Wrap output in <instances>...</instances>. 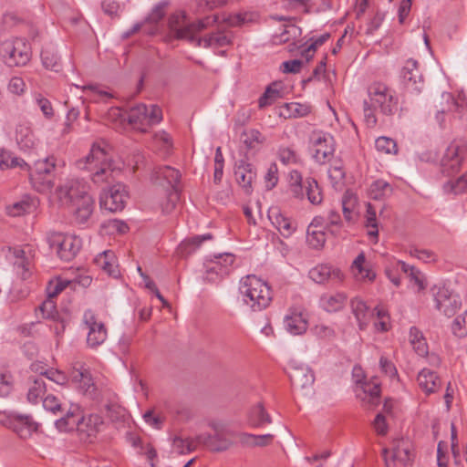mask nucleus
I'll use <instances>...</instances> for the list:
<instances>
[{"instance_id":"nucleus-52","label":"nucleus","mask_w":467,"mask_h":467,"mask_svg":"<svg viewBox=\"0 0 467 467\" xmlns=\"http://www.w3.org/2000/svg\"><path fill=\"white\" fill-rule=\"evenodd\" d=\"M16 139L21 149H30L35 145L34 136L28 129L17 130Z\"/></svg>"},{"instance_id":"nucleus-9","label":"nucleus","mask_w":467,"mask_h":467,"mask_svg":"<svg viewBox=\"0 0 467 467\" xmlns=\"http://www.w3.org/2000/svg\"><path fill=\"white\" fill-rule=\"evenodd\" d=\"M56 169V159L47 157L35 162L34 168L29 167L30 181L37 192H46L53 188L52 172Z\"/></svg>"},{"instance_id":"nucleus-24","label":"nucleus","mask_w":467,"mask_h":467,"mask_svg":"<svg viewBox=\"0 0 467 467\" xmlns=\"http://www.w3.org/2000/svg\"><path fill=\"white\" fill-rule=\"evenodd\" d=\"M87 193L88 186L79 180H70L57 190L58 198L63 203L67 205Z\"/></svg>"},{"instance_id":"nucleus-45","label":"nucleus","mask_w":467,"mask_h":467,"mask_svg":"<svg viewBox=\"0 0 467 467\" xmlns=\"http://www.w3.org/2000/svg\"><path fill=\"white\" fill-rule=\"evenodd\" d=\"M213 239L211 234H205L202 235H196L188 240H185L180 244V250L182 254H192L197 249L204 241Z\"/></svg>"},{"instance_id":"nucleus-31","label":"nucleus","mask_w":467,"mask_h":467,"mask_svg":"<svg viewBox=\"0 0 467 467\" xmlns=\"http://www.w3.org/2000/svg\"><path fill=\"white\" fill-rule=\"evenodd\" d=\"M37 429V424L34 422L29 415H16L14 420V431L22 438L30 435L32 431Z\"/></svg>"},{"instance_id":"nucleus-46","label":"nucleus","mask_w":467,"mask_h":467,"mask_svg":"<svg viewBox=\"0 0 467 467\" xmlns=\"http://www.w3.org/2000/svg\"><path fill=\"white\" fill-rule=\"evenodd\" d=\"M366 261L365 255L363 253H360L352 264V269L358 270V274L361 275L362 279H367L368 281H373L376 278V273L371 269H368L364 267V263Z\"/></svg>"},{"instance_id":"nucleus-41","label":"nucleus","mask_w":467,"mask_h":467,"mask_svg":"<svg viewBox=\"0 0 467 467\" xmlns=\"http://www.w3.org/2000/svg\"><path fill=\"white\" fill-rule=\"evenodd\" d=\"M442 99L446 100L447 107L441 108V110H438L439 113H444L445 111H461L462 113H467V103L464 99L459 98L455 99L451 93L444 92L442 94Z\"/></svg>"},{"instance_id":"nucleus-49","label":"nucleus","mask_w":467,"mask_h":467,"mask_svg":"<svg viewBox=\"0 0 467 467\" xmlns=\"http://www.w3.org/2000/svg\"><path fill=\"white\" fill-rule=\"evenodd\" d=\"M375 147L379 152L385 154L397 153V143L388 137H379L375 141Z\"/></svg>"},{"instance_id":"nucleus-19","label":"nucleus","mask_w":467,"mask_h":467,"mask_svg":"<svg viewBox=\"0 0 467 467\" xmlns=\"http://www.w3.org/2000/svg\"><path fill=\"white\" fill-rule=\"evenodd\" d=\"M252 21V15L244 13V14H235V15H225L223 14L213 15L212 16H207L199 21L198 29H203L213 24H226L229 26H238L244 25L248 22Z\"/></svg>"},{"instance_id":"nucleus-38","label":"nucleus","mask_w":467,"mask_h":467,"mask_svg":"<svg viewBox=\"0 0 467 467\" xmlns=\"http://www.w3.org/2000/svg\"><path fill=\"white\" fill-rule=\"evenodd\" d=\"M391 185L384 180L373 182L369 187V195L374 200H382L392 193Z\"/></svg>"},{"instance_id":"nucleus-57","label":"nucleus","mask_w":467,"mask_h":467,"mask_svg":"<svg viewBox=\"0 0 467 467\" xmlns=\"http://www.w3.org/2000/svg\"><path fill=\"white\" fill-rule=\"evenodd\" d=\"M244 143L249 148H254V144H260L264 141L263 135L256 130H250L248 131H244L243 134Z\"/></svg>"},{"instance_id":"nucleus-60","label":"nucleus","mask_w":467,"mask_h":467,"mask_svg":"<svg viewBox=\"0 0 467 467\" xmlns=\"http://www.w3.org/2000/svg\"><path fill=\"white\" fill-rule=\"evenodd\" d=\"M167 6L166 3H160L157 5L150 14L147 16L145 22L149 24L156 25L159 21H161L165 16V8Z\"/></svg>"},{"instance_id":"nucleus-56","label":"nucleus","mask_w":467,"mask_h":467,"mask_svg":"<svg viewBox=\"0 0 467 467\" xmlns=\"http://www.w3.org/2000/svg\"><path fill=\"white\" fill-rule=\"evenodd\" d=\"M53 299L47 296V299L39 306V310L44 317L55 320L58 316V312Z\"/></svg>"},{"instance_id":"nucleus-44","label":"nucleus","mask_w":467,"mask_h":467,"mask_svg":"<svg viewBox=\"0 0 467 467\" xmlns=\"http://www.w3.org/2000/svg\"><path fill=\"white\" fill-rule=\"evenodd\" d=\"M443 190L447 193L461 194L467 192V172L456 180H450L443 184Z\"/></svg>"},{"instance_id":"nucleus-55","label":"nucleus","mask_w":467,"mask_h":467,"mask_svg":"<svg viewBox=\"0 0 467 467\" xmlns=\"http://www.w3.org/2000/svg\"><path fill=\"white\" fill-rule=\"evenodd\" d=\"M327 223L324 230L329 231L331 234L337 235V231L331 229V227L340 228L342 226V220L339 213L336 210H330L327 213Z\"/></svg>"},{"instance_id":"nucleus-12","label":"nucleus","mask_w":467,"mask_h":467,"mask_svg":"<svg viewBox=\"0 0 467 467\" xmlns=\"http://www.w3.org/2000/svg\"><path fill=\"white\" fill-rule=\"evenodd\" d=\"M234 262V256L232 254L225 253L214 255V259L205 264V278L210 282H216L229 275Z\"/></svg>"},{"instance_id":"nucleus-33","label":"nucleus","mask_w":467,"mask_h":467,"mask_svg":"<svg viewBox=\"0 0 467 467\" xmlns=\"http://www.w3.org/2000/svg\"><path fill=\"white\" fill-rule=\"evenodd\" d=\"M19 167L22 170H29V165L21 158L15 156L6 150H0V168L2 170Z\"/></svg>"},{"instance_id":"nucleus-21","label":"nucleus","mask_w":467,"mask_h":467,"mask_svg":"<svg viewBox=\"0 0 467 467\" xmlns=\"http://www.w3.org/2000/svg\"><path fill=\"white\" fill-rule=\"evenodd\" d=\"M271 19L285 22L278 28L273 29V41L275 44H282L296 39L301 35V29L291 21L293 18L285 16H271Z\"/></svg>"},{"instance_id":"nucleus-8","label":"nucleus","mask_w":467,"mask_h":467,"mask_svg":"<svg viewBox=\"0 0 467 467\" xmlns=\"http://www.w3.org/2000/svg\"><path fill=\"white\" fill-rule=\"evenodd\" d=\"M369 103L374 109H379L384 115H393L397 110L398 99L394 92L385 84L374 82L368 88Z\"/></svg>"},{"instance_id":"nucleus-28","label":"nucleus","mask_w":467,"mask_h":467,"mask_svg":"<svg viewBox=\"0 0 467 467\" xmlns=\"http://www.w3.org/2000/svg\"><path fill=\"white\" fill-rule=\"evenodd\" d=\"M95 265L105 271L109 276L118 277L119 270L117 265L115 254L112 251H104L94 259Z\"/></svg>"},{"instance_id":"nucleus-35","label":"nucleus","mask_w":467,"mask_h":467,"mask_svg":"<svg viewBox=\"0 0 467 467\" xmlns=\"http://www.w3.org/2000/svg\"><path fill=\"white\" fill-rule=\"evenodd\" d=\"M147 119V106L145 104H139L130 109L128 114V121L130 125L143 130V126H146Z\"/></svg>"},{"instance_id":"nucleus-29","label":"nucleus","mask_w":467,"mask_h":467,"mask_svg":"<svg viewBox=\"0 0 467 467\" xmlns=\"http://www.w3.org/2000/svg\"><path fill=\"white\" fill-rule=\"evenodd\" d=\"M271 422L272 419L262 403H257L248 412V423L252 427L259 428Z\"/></svg>"},{"instance_id":"nucleus-2","label":"nucleus","mask_w":467,"mask_h":467,"mask_svg":"<svg viewBox=\"0 0 467 467\" xmlns=\"http://www.w3.org/2000/svg\"><path fill=\"white\" fill-rule=\"evenodd\" d=\"M77 164L79 169L91 172V180L95 184L110 182L113 173L112 161L100 143H94L89 154Z\"/></svg>"},{"instance_id":"nucleus-64","label":"nucleus","mask_w":467,"mask_h":467,"mask_svg":"<svg viewBox=\"0 0 467 467\" xmlns=\"http://www.w3.org/2000/svg\"><path fill=\"white\" fill-rule=\"evenodd\" d=\"M43 407L45 410H49L53 412L54 414H57L58 411H62V404L59 402V400L52 394L47 395L43 400Z\"/></svg>"},{"instance_id":"nucleus-34","label":"nucleus","mask_w":467,"mask_h":467,"mask_svg":"<svg viewBox=\"0 0 467 467\" xmlns=\"http://www.w3.org/2000/svg\"><path fill=\"white\" fill-rule=\"evenodd\" d=\"M418 383L420 387L425 390L426 392H434L439 380L438 376L428 368H423L417 377Z\"/></svg>"},{"instance_id":"nucleus-23","label":"nucleus","mask_w":467,"mask_h":467,"mask_svg":"<svg viewBox=\"0 0 467 467\" xmlns=\"http://www.w3.org/2000/svg\"><path fill=\"white\" fill-rule=\"evenodd\" d=\"M235 180L244 192L250 195L253 192V182L256 178V171L253 164L240 161L234 169Z\"/></svg>"},{"instance_id":"nucleus-11","label":"nucleus","mask_w":467,"mask_h":467,"mask_svg":"<svg viewBox=\"0 0 467 467\" xmlns=\"http://www.w3.org/2000/svg\"><path fill=\"white\" fill-rule=\"evenodd\" d=\"M310 141L315 148V160L324 163L329 160L335 152V140L329 133L324 131H313Z\"/></svg>"},{"instance_id":"nucleus-42","label":"nucleus","mask_w":467,"mask_h":467,"mask_svg":"<svg viewBox=\"0 0 467 467\" xmlns=\"http://www.w3.org/2000/svg\"><path fill=\"white\" fill-rule=\"evenodd\" d=\"M352 312L358 321L359 329L363 330L368 323V307L362 300L353 299L351 300Z\"/></svg>"},{"instance_id":"nucleus-15","label":"nucleus","mask_w":467,"mask_h":467,"mask_svg":"<svg viewBox=\"0 0 467 467\" xmlns=\"http://www.w3.org/2000/svg\"><path fill=\"white\" fill-rule=\"evenodd\" d=\"M84 322L88 328L87 337L88 345L95 348L103 344L108 336L105 325L102 322H98L90 310L85 312Z\"/></svg>"},{"instance_id":"nucleus-14","label":"nucleus","mask_w":467,"mask_h":467,"mask_svg":"<svg viewBox=\"0 0 467 467\" xmlns=\"http://www.w3.org/2000/svg\"><path fill=\"white\" fill-rule=\"evenodd\" d=\"M436 308L448 317H453L462 306L459 295L451 292L448 288H439L434 296Z\"/></svg>"},{"instance_id":"nucleus-43","label":"nucleus","mask_w":467,"mask_h":467,"mask_svg":"<svg viewBox=\"0 0 467 467\" xmlns=\"http://www.w3.org/2000/svg\"><path fill=\"white\" fill-rule=\"evenodd\" d=\"M392 459L403 465H407L412 459V451L410 447L404 441H400L397 446L393 448Z\"/></svg>"},{"instance_id":"nucleus-50","label":"nucleus","mask_w":467,"mask_h":467,"mask_svg":"<svg viewBox=\"0 0 467 467\" xmlns=\"http://www.w3.org/2000/svg\"><path fill=\"white\" fill-rule=\"evenodd\" d=\"M72 281L64 280L57 278L55 281H50L48 285L47 286V293L48 297L55 298L58 294H60L67 286L72 285Z\"/></svg>"},{"instance_id":"nucleus-30","label":"nucleus","mask_w":467,"mask_h":467,"mask_svg":"<svg viewBox=\"0 0 467 467\" xmlns=\"http://www.w3.org/2000/svg\"><path fill=\"white\" fill-rule=\"evenodd\" d=\"M347 301V296L343 293L334 295H324L320 298V304L324 310L332 313L341 310Z\"/></svg>"},{"instance_id":"nucleus-37","label":"nucleus","mask_w":467,"mask_h":467,"mask_svg":"<svg viewBox=\"0 0 467 467\" xmlns=\"http://www.w3.org/2000/svg\"><path fill=\"white\" fill-rule=\"evenodd\" d=\"M47 391V385L42 377L33 379L27 392V400L30 403H37L38 400L43 397Z\"/></svg>"},{"instance_id":"nucleus-27","label":"nucleus","mask_w":467,"mask_h":467,"mask_svg":"<svg viewBox=\"0 0 467 467\" xmlns=\"http://www.w3.org/2000/svg\"><path fill=\"white\" fill-rule=\"evenodd\" d=\"M309 277L317 284H324L329 279L341 280L343 274L329 265H318L309 271Z\"/></svg>"},{"instance_id":"nucleus-18","label":"nucleus","mask_w":467,"mask_h":467,"mask_svg":"<svg viewBox=\"0 0 467 467\" xmlns=\"http://www.w3.org/2000/svg\"><path fill=\"white\" fill-rule=\"evenodd\" d=\"M284 326L292 335H303L308 327V315L300 308H291L284 318Z\"/></svg>"},{"instance_id":"nucleus-17","label":"nucleus","mask_w":467,"mask_h":467,"mask_svg":"<svg viewBox=\"0 0 467 467\" xmlns=\"http://www.w3.org/2000/svg\"><path fill=\"white\" fill-rule=\"evenodd\" d=\"M72 381L78 384L82 393L90 400H96L99 398V390L92 379L88 369L81 366L79 368H74L71 373Z\"/></svg>"},{"instance_id":"nucleus-6","label":"nucleus","mask_w":467,"mask_h":467,"mask_svg":"<svg viewBox=\"0 0 467 467\" xmlns=\"http://www.w3.org/2000/svg\"><path fill=\"white\" fill-rule=\"evenodd\" d=\"M289 187L293 196L297 199L307 197L312 204L321 203L323 197L317 182L310 177L303 180L302 175L297 171H292L289 174Z\"/></svg>"},{"instance_id":"nucleus-40","label":"nucleus","mask_w":467,"mask_h":467,"mask_svg":"<svg viewBox=\"0 0 467 467\" xmlns=\"http://www.w3.org/2000/svg\"><path fill=\"white\" fill-rule=\"evenodd\" d=\"M14 265L17 268V270H21V276L23 279H26L30 273V261L28 257H26V252L24 249L15 248L14 249Z\"/></svg>"},{"instance_id":"nucleus-36","label":"nucleus","mask_w":467,"mask_h":467,"mask_svg":"<svg viewBox=\"0 0 467 467\" xmlns=\"http://www.w3.org/2000/svg\"><path fill=\"white\" fill-rule=\"evenodd\" d=\"M80 418L72 410H67L65 415L61 416L55 421V425L60 431H67L73 430L76 426H79Z\"/></svg>"},{"instance_id":"nucleus-58","label":"nucleus","mask_w":467,"mask_h":467,"mask_svg":"<svg viewBox=\"0 0 467 467\" xmlns=\"http://www.w3.org/2000/svg\"><path fill=\"white\" fill-rule=\"evenodd\" d=\"M32 204L28 199H24L20 202H15L8 208V213L12 216H20L26 213H28L31 209Z\"/></svg>"},{"instance_id":"nucleus-16","label":"nucleus","mask_w":467,"mask_h":467,"mask_svg":"<svg viewBox=\"0 0 467 467\" xmlns=\"http://www.w3.org/2000/svg\"><path fill=\"white\" fill-rule=\"evenodd\" d=\"M330 38V34L326 33L318 37H312L308 42L297 45L291 43L288 46L289 52L293 56L300 55L304 58H313L316 53L326 44Z\"/></svg>"},{"instance_id":"nucleus-63","label":"nucleus","mask_w":467,"mask_h":467,"mask_svg":"<svg viewBox=\"0 0 467 467\" xmlns=\"http://www.w3.org/2000/svg\"><path fill=\"white\" fill-rule=\"evenodd\" d=\"M278 157L281 162L284 164L296 163L297 156L295 150L288 147H282L278 150Z\"/></svg>"},{"instance_id":"nucleus-3","label":"nucleus","mask_w":467,"mask_h":467,"mask_svg":"<svg viewBox=\"0 0 467 467\" xmlns=\"http://www.w3.org/2000/svg\"><path fill=\"white\" fill-rule=\"evenodd\" d=\"M239 293L244 304L254 312L265 309L272 301V291L268 285L254 275L241 279Z\"/></svg>"},{"instance_id":"nucleus-48","label":"nucleus","mask_w":467,"mask_h":467,"mask_svg":"<svg viewBox=\"0 0 467 467\" xmlns=\"http://www.w3.org/2000/svg\"><path fill=\"white\" fill-rule=\"evenodd\" d=\"M306 242L310 247L314 249H319L324 246L326 243V233L324 230H313L307 229Z\"/></svg>"},{"instance_id":"nucleus-32","label":"nucleus","mask_w":467,"mask_h":467,"mask_svg":"<svg viewBox=\"0 0 467 467\" xmlns=\"http://www.w3.org/2000/svg\"><path fill=\"white\" fill-rule=\"evenodd\" d=\"M310 112L307 105L297 102L285 103L280 109V116L285 119L301 118L306 116Z\"/></svg>"},{"instance_id":"nucleus-10","label":"nucleus","mask_w":467,"mask_h":467,"mask_svg":"<svg viewBox=\"0 0 467 467\" xmlns=\"http://www.w3.org/2000/svg\"><path fill=\"white\" fill-rule=\"evenodd\" d=\"M467 153V142L462 139L452 140L441 160V172L451 176L460 171Z\"/></svg>"},{"instance_id":"nucleus-47","label":"nucleus","mask_w":467,"mask_h":467,"mask_svg":"<svg viewBox=\"0 0 467 467\" xmlns=\"http://www.w3.org/2000/svg\"><path fill=\"white\" fill-rule=\"evenodd\" d=\"M401 77L408 81L417 83V78L421 79V75L418 71V61L408 60L407 65L401 70Z\"/></svg>"},{"instance_id":"nucleus-39","label":"nucleus","mask_w":467,"mask_h":467,"mask_svg":"<svg viewBox=\"0 0 467 467\" xmlns=\"http://www.w3.org/2000/svg\"><path fill=\"white\" fill-rule=\"evenodd\" d=\"M363 392L365 397L362 400L364 402L368 403V409H372L379 405L380 395L379 383H365L363 386Z\"/></svg>"},{"instance_id":"nucleus-61","label":"nucleus","mask_w":467,"mask_h":467,"mask_svg":"<svg viewBox=\"0 0 467 467\" xmlns=\"http://www.w3.org/2000/svg\"><path fill=\"white\" fill-rule=\"evenodd\" d=\"M162 112L159 106L150 105V109L147 107V125H155L161 121Z\"/></svg>"},{"instance_id":"nucleus-20","label":"nucleus","mask_w":467,"mask_h":467,"mask_svg":"<svg viewBox=\"0 0 467 467\" xmlns=\"http://www.w3.org/2000/svg\"><path fill=\"white\" fill-rule=\"evenodd\" d=\"M30 50V45L25 38L15 37L0 43V57L3 58L28 57Z\"/></svg>"},{"instance_id":"nucleus-7","label":"nucleus","mask_w":467,"mask_h":467,"mask_svg":"<svg viewBox=\"0 0 467 467\" xmlns=\"http://www.w3.org/2000/svg\"><path fill=\"white\" fill-rule=\"evenodd\" d=\"M210 427L213 430V433L203 432L196 435L197 444L203 446L212 452H222L229 450L234 444L230 439L234 432L225 430L216 422L210 423Z\"/></svg>"},{"instance_id":"nucleus-26","label":"nucleus","mask_w":467,"mask_h":467,"mask_svg":"<svg viewBox=\"0 0 467 467\" xmlns=\"http://www.w3.org/2000/svg\"><path fill=\"white\" fill-rule=\"evenodd\" d=\"M268 218L285 238L291 236L296 228L292 220L285 217L277 207L269 209Z\"/></svg>"},{"instance_id":"nucleus-22","label":"nucleus","mask_w":467,"mask_h":467,"mask_svg":"<svg viewBox=\"0 0 467 467\" xmlns=\"http://www.w3.org/2000/svg\"><path fill=\"white\" fill-rule=\"evenodd\" d=\"M288 377L294 388L302 389L311 387L315 381L312 369L303 364H292L288 370Z\"/></svg>"},{"instance_id":"nucleus-54","label":"nucleus","mask_w":467,"mask_h":467,"mask_svg":"<svg viewBox=\"0 0 467 467\" xmlns=\"http://www.w3.org/2000/svg\"><path fill=\"white\" fill-rule=\"evenodd\" d=\"M452 333L462 337L467 335V311L463 315L458 316L452 322L451 325Z\"/></svg>"},{"instance_id":"nucleus-59","label":"nucleus","mask_w":467,"mask_h":467,"mask_svg":"<svg viewBox=\"0 0 467 467\" xmlns=\"http://www.w3.org/2000/svg\"><path fill=\"white\" fill-rule=\"evenodd\" d=\"M398 265H400V270L403 273L409 274L410 276H411V278L415 280V283L420 286V289L424 288L423 282L420 278V271L418 269H416L412 265H410L406 264L403 261H399L398 262Z\"/></svg>"},{"instance_id":"nucleus-53","label":"nucleus","mask_w":467,"mask_h":467,"mask_svg":"<svg viewBox=\"0 0 467 467\" xmlns=\"http://www.w3.org/2000/svg\"><path fill=\"white\" fill-rule=\"evenodd\" d=\"M356 202V198L349 192H346L342 197V210L344 218L348 222L352 221L353 207Z\"/></svg>"},{"instance_id":"nucleus-13","label":"nucleus","mask_w":467,"mask_h":467,"mask_svg":"<svg viewBox=\"0 0 467 467\" xmlns=\"http://www.w3.org/2000/svg\"><path fill=\"white\" fill-rule=\"evenodd\" d=\"M126 197L125 185L114 184L100 195V207L110 212L121 211L125 206Z\"/></svg>"},{"instance_id":"nucleus-62","label":"nucleus","mask_w":467,"mask_h":467,"mask_svg":"<svg viewBox=\"0 0 467 467\" xmlns=\"http://www.w3.org/2000/svg\"><path fill=\"white\" fill-rule=\"evenodd\" d=\"M277 173H278L277 165L275 162L271 163L267 169V172L265 175L266 188L268 190L273 189L277 184V182H278Z\"/></svg>"},{"instance_id":"nucleus-51","label":"nucleus","mask_w":467,"mask_h":467,"mask_svg":"<svg viewBox=\"0 0 467 467\" xmlns=\"http://www.w3.org/2000/svg\"><path fill=\"white\" fill-rule=\"evenodd\" d=\"M281 98L280 91L269 86L258 100L260 109L272 105L277 99Z\"/></svg>"},{"instance_id":"nucleus-25","label":"nucleus","mask_w":467,"mask_h":467,"mask_svg":"<svg viewBox=\"0 0 467 467\" xmlns=\"http://www.w3.org/2000/svg\"><path fill=\"white\" fill-rule=\"evenodd\" d=\"M75 219L78 223L84 224L90 218L94 209V200L91 195H82L81 198L77 199L69 204Z\"/></svg>"},{"instance_id":"nucleus-4","label":"nucleus","mask_w":467,"mask_h":467,"mask_svg":"<svg viewBox=\"0 0 467 467\" xmlns=\"http://www.w3.org/2000/svg\"><path fill=\"white\" fill-rule=\"evenodd\" d=\"M151 180L155 184L166 189V200L161 202V210L164 213H171L181 197L180 171L171 166L158 167L154 170Z\"/></svg>"},{"instance_id":"nucleus-5","label":"nucleus","mask_w":467,"mask_h":467,"mask_svg":"<svg viewBox=\"0 0 467 467\" xmlns=\"http://www.w3.org/2000/svg\"><path fill=\"white\" fill-rule=\"evenodd\" d=\"M47 243L58 258L64 262L72 261L82 246V241L78 236L56 232L47 235Z\"/></svg>"},{"instance_id":"nucleus-1","label":"nucleus","mask_w":467,"mask_h":467,"mask_svg":"<svg viewBox=\"0 0 467 467\" xmlns=\"http://www.w3.org/2000/svg\"><path fill=\"white\" fill-rule=\"evenodd\" d=\"M197 24H186L185 16L182 14L172 15L169 18V27L171 33L177 39L187 40L191 43L196 42V46L203 47H220L232 43L233 35L231 32H217L209 35L203 38H198L197 33L202 29H198Z\"/></svg>"}]
</instances>
